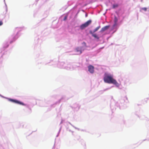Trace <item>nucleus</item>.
Wrapping results in <instances>:
<instances>
[{
	"instance_id": "obj_1",
	"label": "nucleus",
	"mask_w": 149,
	"mask_h": 149,
	"mask_svg": "<svg viewBox=\"0 0 149 149\" xmlns=\"http://www.w3.org/2000/svg\"><path fill=\"white\" fill-rule=\"evenodd\" d=\"M104 81L105 83L109 84H113L117 86H119V84L116 81L113 79V75L105 73L104 74Z\"/></svg>"
},
{
	"instance_id": "obj_2",
	"label": "nucleus",
	"mask_w": 149,
	"mask_h": 149,
	"mask_svg": "<svg viewBox=\"0 0 149 149\" xmlns=\"http://www.w3.org/2000/svg\"><path fill=\"white\" fill-rule=\"evenodd\" d=\"M91 22V20L88 21L85 23L82 24L80 26V28L81 29L83 30L86 27L88 26Z\"/></svg>"
},
{
	"instance_id": "obj_3",
	"label": "nucleus",
	"mask_w": 149,
	"mask_h": 149,
	"mask_svg": "<svg viewBox=\"0 0 149 149\" xmlns=\"http://www.w3.org/2000/svg\"><path fill=\"white\" fill-rule=\"evenodd\" d=\"M9 101L11 102H13L17 104H19L25 106V104H24L22 102H21L20 101H19L17 100H14L11 99H8Z\"/></svg>"
},
{
	"instance_id": "obj_4",
	"label": "nucleus",
	"mask_w": 149,
	"mask_h": 149,
	"mask_svg": "<svg viewBox=\"0 0 149 149\" xmlns=\"http://www.w3.org/2000/svg\"><path fill=\"white\" fill-rule=\"evenodd\" d=\"M88 70L90 73H93L94 72V67L92 65H89L88 67Z\"/></svg>"
},
{
	"instance_id": "obj_5",
	"label": "nucleus",
	"mask_w": 149,
	"mask_h": 149,
	"mask_svg": "<svg viewBox=\"0 0 149 149\" xmlns=\"http://www.w3.org/2000/svg\"><path fill=\"white\" fill-rule=\"evenodd\" d=\"M76 52L78 53V54H81L82 52V47H80L77 48L75 49Z\"/></svg>"
},
{
	"instance_id": "obj_6",
	"label": "nucleus",
	"mask_w": 149,
	"mask_h": 149,
	"mask_svg": "<svg viewBox=\"0 0 149 149\" xmlns=\"http://www.w3.org/2000/svg\"><path fill=\"white\" fill-rule=\"evenodd\" d=\"M109 26H105L104 27L102 28L100 31L101 32H103L104 31L107 30L108 28H109Z\"/></svg>"
},
{
	"instance_id": "obj_7",
	"label": "nucleus",
	"mask_w": 149,
	"mask_h": 149,
	"mask_svg": "<svg viewBox=\"0 0 149 149\" xmlns=\"http://www.w3.org/2000/svg\"><path fill=\"white\" fill-rule=\"evenodd\" d=\"M90 33L92 34V36L95 38L97 39H98L99 38L97 36V35L95 34H93V33L92 31H90Z\"/></svg>"
},
{
	"instance_id": "obj_8",
	"label": "nucleus",
	"mask_w": 149,
	"mask_h": 149,
	"mask_svg": "<svg viewBox=\"0 0 149 149\" xmlns=\"http://www.w3.org/2000/svg\"><path fill=\"white\" fill-rule=\"evenodd\" d=\"M100 27V26H99L97 27L93 31V33H94L97 31Z\"/></svg>"
},
{
	"instance_id": "obj_9",
	"label": "nucleus",
	"mask_w": 149,
	"mask_h": 149,
	"mask_svg": "<svg viewBox=\"0 0 149 149\" xmlns=\"http://www.w3.org/2000/svg\"><path fill=\"white\" fill-rule=\"evenodd\" d=\"M118 6V5L117 4H114L113 5V8H117Z\"/></svg>"
},
{
	"instance_id": "obj_10",
	"label": "nucleus",
	"mask_w": 149,
	"mask_h": 149,
	"mask_svg": "<svg viewBox=\"0 0 149 149\" xmlns=\"http://www.w3.org/2000/svg\"><path fill=\"white\" fill-rule=\"evenodd\" d=\"M142 10H144L145 11H146L147 10V8H142Z\"/></svg>"
},
{
	"instance_id": "obj_11",
	"label": "nucleus",
	"mask_w": 149,
	"mask_h": 149,
	"mask_svg": "<svg viewBox=\"0 0 149 149\" xmlns=\"http://www.w3.org/2000/svg\"><path fill=\"white\" fill-rule=\"evenodd\" d=\"M3 24V22L2 21H0V26L2 25Z\"/></svg>"
},
{
	"instance_id": "obj_12",
	"label": "nucleus",
	"mask_w": 149,
	"mask_h": 149,
	"mask_svg": "<svg viewBox=\"0 0 149 149\" xmlns=\"http://www.w3.org/2000/svg\"><path fill=\"white\" fill-rule=\"evenodd\" d=\"M67 16L65 17L64 20H65L67 19Z\"/></svg>"
},
{
	"instance_id": "obj_13",
	"label": "nucleus",
	"mask_w": 149,
	"mask_h": 149,
	"mask_svg": "<svg viewBox=\"0 0 149 149\" xmlns=\"http://www.w3.org/2000/svg\"><path fill=\"white\" fill-rule=\"evenodd\" d=\"M83 43L84 44L85 46L86 45V43L85 42H83Z\"/></svg>"
}]
</instances>
